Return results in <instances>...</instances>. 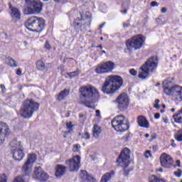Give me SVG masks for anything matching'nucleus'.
<instances>
[{
  "instance_id": "a19ab883",
  "label": "nucleus",
  "mask_w": 182,
  "mask_h": 182,
  "mask_svg": "<svg viewBox=\"0 0 182 182\" xmlns=\"http://www.w3.org/2000/svg\"><path fill=\"white\" fill-rule=\"evenodd\" d=\"M44 48L46 49H48V50H49V49H50V44L49 43V41H46V44L44 46Z\"/></svg>"
},
{
  "instance_id": "4d7b16f0",
  "label": "nucleus",
  "mask_w": 182,
  "mask_h": 182,
  "mask_svg": "<svg viewBox=\"0 0 182 182\" xmlns=\"http://www.w3.org/2000/svg\"><path fill=\"white\" fill-rule=\"evenodd\" d=\"M105 23H103L102 24H101V25L100 26V28H103V26H105Z\"/></svg>"
},
{
  "instance_id": "0eeeda50",
  "label": "nucleus",
  "mask_w": 182,
  "mask_h": 182,
  "mask_svg": "<svg viewBox=\"0 0 182 182\" xmlns=\"http://www.w3.org/2000/svg\"><path fill=\"white\" fill-rule=\"evenodd\" d=\"M159 59L157 56H152L149 58L145 63L141 67V72L139 74V77L140 79H146V77H149V72H154L156 69H157V63Z\"/></svg>"
},
{
  "instance_id": "49530a36",
  "label": "nucleus",
  "mask_w": 182,
  "mask_h": 182,
  "mask_svg": "<svg viewBox=\"0 0 182 182\" xmlns=\"http://www.w3.org/2000/svg\"><path fill=\"white\" fill-rule=\"evenodd\" d=\"M177 167H181V162L180 160H176V161Z\"/></svg>"
},
{
  "instance_id": "6ab92c4d",
  "label": "nucleus",
  "mask_w": 182,
  "mask_h": 182,
  "mask_svg": "<svg viewBox=\"0 0 182 182\" xmlns=\"http://www.w3.org/2000/svg\"><path fill=\"white\" fill-rule=\"evenodd\" d=\"M13 154V158L16 161H21L25 157V154L23 153V148H18V149H14L11 151Z\"/></svg>"
},
{
  "instance_id": "79ce46f5",
  "label": "nucleus",
  "mask_w": 182,
  "mask_h": 182,
  "mask_svg": "<svg viewBox=\"0 0 182 182\" xmlns=\"http://www.w3.org/2000/svg\"><path fill=\"white\" fill-rule=\"evenodd\" d=\"M0 87L2 90V93H5V92H6V88L4 84L0 85Z\"/></svg>"
},
{
  "instance_id": "5701e85b",
  "label": "nucleus",
  "mask_w": 182,
  "mask_h": 182,
  "mask_svg": "<svg viewBox=\"0 0 182 182\" xmlns=\"http://www.w3.org/2000/svg\"><path fill=\"white\" fill-rule=\"evenodd\" d=\"M9 8L11 9V16L16 21H19L21 19V11L19 9H16V7H12V5H9Z\"/></svg>"
},
{
  "instance_id": "5fc2aeb1",
  "label": "nucleus",
  "mask_w": 182,
  "mask_h": 182,
  "mask_svg": "<svg viewBox=\"0 0 182 182\" xmlns=\"http://www.w3.org/2000/svg\"><path fill=\"white\" fill-rule=\"evenodd\" d=\"M154 107L155 109H160V105H159V104H155V105H154Z\"/></svg>"
},
{
  "instance_id": "338daca9",
  "label": "nucleus",
  "mask_w": 182,
  "mask_h": 182,
  "mask_svg": "<svg viewBox=\"0 0 182 182\" xmlns=\"http://www.w3.org/2000/svg\"><path fill=\"white\" fill-rule=\"evenodd\" d=\"M171 111L172 112H176V109L172 108V109H171Z\"/></svg>"
},
{
  "instance_id": "37998d69",
  "label": "nucleus",
  "mask_w": 182,
  "mask_h": 182,
  "mask_svg": "<svg viewBox=\"0 0 182 182\" xmlns=\"http://www.w3.org/2000/svg\"><path fill=\"white\" fill-rule=\"evenodd\" d=\"M129 170L124 169L123 174H124V177H127V176H129Z\"/></svg>"
},
{
  "instance_id": "f257e3e1",
  "label": "nucleus",
  "mask_w": 182,
  "mask_h": 182,
  "mask_svg": "<svg viewBox=\"0 0 182 182\" xmlns=\"http://www.w3.org/2000/svg\"><path fill=\"white\" fill-rule=\"evenodd\" d=\"M123 86V78L119 75H109L102 87V92L106 95H113Z\"/></svg>"
},
{
  "instance_id": "13d9d810",
  "label": "nucleus",
  "mask_w": 182,
  "mask_h": 182,
  "mask_svg": "<svg viewBox=\"0 0 182 182\" xmlns=\"http://www.w3.org/2000/svg\"><path fill=\"white\" fill-rule=\"evenodd\" d=\"M97 48H100V49H103V46L102 45L97 46Z\"/></svg>"
},
{
  "instance_id": "b1692460",
  "label": "nucleus",
  "mask_w": 182,
  "mask_h": 182,
  "mask_svg": "<svg viewBox=\"0 0 182 182\" xmlns=\"http://www.w3.org/2000/svg\"><path fill=\"white\" fill-rule=\"evenodd\" d=\"M114 174H116L114 171H111L110 172L106 173L101 178L100 182H109V181H110L112 180V178L114 177Z\"/></svg>"
},
{
  "instance_id": "680f3d73",
  "label": "nucleus",
  "mask_w": 182,
  "mask_h": 182,
  "mask_svg": "<svg viewBox=\"0 0 182 182\" xmlns=\"http://www.w3.org/2000/svg\"><path fill=\"white\" fill-rule=\"evenodd\" d=\"M54 2H57V4H59L60 2V0H54Z\"/></svg>"
},
{
  "instance_id": "9d476101",
  "label": "nucleus",
  "mask_w": 182,
  "mask_h": 182,
  "mask_svg": "<svg viewBox=\"0 0 182 182\" xmlns=\"http://www.w3.org/2000/svg\"><path fill=\"white\" fill-rule=\"evenodd\" d=\"M25 2L26 5H27V11L30 15H36L42 12L43 3L35 0H25Z\"/></svg>"
},
{
  "instance_id": "dca6fc26",
  "label": "nucleus",
  "mask_w": 182,
  "mask_h": 182,
  "mask_svg": "<svg viewBox=\"0 0 182 182\" xmlns=\"http://www.w3.org/2000/svg\"><path fill=\"white\" fill-rule=\"evenodd\" d=\"M117 102L118 103L117 107L121 112L126 110L129 107V98H127L126 93L119 95L117 98Z\"/></svg>"
},
{
  "instance_id": "473e14b6",
  "label": "nucleus",
  "mask_w": 182,
  "mask_h": 182,
  "mask_svg": "<svg viewBox=\"0 0 182 182\" xmlns=\"http://www.w3.org/2000/svg\"><path fill=\"white\" fill-rule=\"evenodd\" d=\"M66 127L68 129V133H71L73 130V124H72V122H67Z\"/></svg>"
},
{
  "instance_id": "a211bd4d",
  "label": "nucleus",
  "mask_w": 182,
  "mask_h": 182,
  "mask_svg": "<svg viewBox=\"0 0 182 182\" xmlns=\"http://www.w3.org/2000/svg\"><path fill=\"white\" fill-rule=\"evenodd\" d=\"M161 165L165 168H170L173 166V158L170 155L164 153L160 156Z\"/></svg>"
},
{
  "instance_id": "a878e982",
  "label": "nucleus",
  "mask_w": 182,
  "mask_h": 182,
  "mask_svg": "<svg viewBox=\"0 0 182 182\" xmlns=\"http://www.w3.org/2000/svg\"><path fill=\"white\" fill-rule=\"evenodd\" d=\"M70 90L68 89H64L63 91H61L57 97V100H59V102H60V100H65V99H66V97H68V96H69V93H70Z\"/></svg>"
},
{
  "instance_id": "de8ad7c7",
  "label": "nucleus",
  "mask_w": 182,
  "mask_h": 182,
  "mask_svg": "<svg viewBox=\"0 0 182 182\" xmlns=\"http://www.w3.org/2000/svg\"><path fill=\"white\" fill-rule=\"evenodd\" d=\"M161 12L162 14H166V12H167V9L166 7H163L161 9Z\"/></svg>"
},
{
  "instance_id": "774afa93",
  "label": "nucleus",
  "mask_w": 182,
  "mask_h": 182,
  "mask_svg": "<svg viewBox=\"0 0 182 182\" xmlns=\"http://www.w3.org/2000/svg\"><path fill=\"white\" fill-rule=\"evenodd\" d=\"M161 113H164V109H161Z\"/></svg>"
},
{
  "instance_id": "4be33fe9",
  "label": "nucleus",
  "mask_w": 182,
  "mask_h": 182,
  "mask_svg": "<svg viewBox=\"0 0 182 182\" xmlns=\"http://www.w3.org/2000/svg\"><path fill=\"white\" fill-rule=\"evenodd\" d=\"M137 123L140 127H144V129H149L150 124H149V121L144 116H139L137 117Z\"/></svg>"
},
{
  "instance_id": "39448f33",
  "label": "nucleus",
  "mask_w": 182,
  "mask_h": 182,
  "mask_svg": "<svg viewBox=\"0 0 182 182\" xmlns=\"http://www.w3.org/2000/svg\"><path fill=\"white\" fill-rule=\"evenodd\" d=\"M39 110V103L33 100H26L23 102L20 110V114L24 119H31L33 112Z\"/></svg>"
},
{
  "instance_id": "1a4fd4ad",
  "label": "nucleus",
  "mask_w": 182,
  "mask_h": 182,
  "mask_svg": "<svg viewBox=\"0 0 182 182\" xmlns=\"http://www.w3.org/2000/svg\"><path fill=\"white\" fill-rule=\"evenodd\" d=\"M125 117L123 115H118L115 117L111 122L112 127L117 132H126V130H129V123L124 122Z\"/></svg>"
},
{
  "instance_id": "f8f14e48",
  "label": "nucleus",
  "mask_w": 182,
  "mask_h": 182,
  "mask_svg": "<svg viewBox=\"0 0 182 182\" xmlns=\"http://www.w3.org/2000/svg\"><path fill=\"white\" fill-rule=\"evenodd\" d=\"M113 69H114V63L112 61H107L97 65L95 72L96 73L102 75L103 73L112 72Z\"/></svg>"
},
{
  "instance_id": "864d4df0",
  "label": "nucleus",
  "mask_w": 182,
  "mask_h": 182,
  "mask_svg": "<svg viewBox=\"0 0 182 182\" xmlns=\"http://www.w3.org/2000/svg\"><path fill=\"white\" fill-rule=\"evenodd\" d=\"M171 141L172 143L171 144L172 147H176V143H174V139H171Z\"/></svg>"
},
{
  "instance_id": "7c9ffc66",
  "label": "nucleus",
  "mask_w": 182,
  "mask_h": 182,
  "mask_svg": "<svg viewBox=\"0 0 182 182\" xmlns=\"http://www.w3.org/2000/svg\"><path fill=\"white\" fill-rule=\"evenodd\" d=\"M173 118L174 119L175 123L182 124V117H179L178 115H173Z\"/></svg>"
},
{
  "instance_id": "a18cd8bd",
  "label": "nucleus",
  "mask_w": 182,
  "mask_h": 182,
  "mask_svg": "<svg viewBox=\"0 0 182 182\" xmlns=\"http://www.w3.org/2000/svg\"><path fill=\"white\" fill-rule=\"evenodd\" d=\"M156 139H157V135L156 134H153L151 136V140H156Z\"/></svg>"
},
{
  "instance_id": "c9c22d12",
  "label": "nucleus",
  "mask_w": 182,
  "mask_h": 182,
  "mask_svg": "<svg viewBox=\"0 0 182 182\" xmlns=\"http://www.w3.org/2000/svg\"><path fill=\"white\" fill-rule=\"evenodd\" d=\"M80 149V144H74L73 151H74V153H77V151H79Z\"/></svg>"
},
{
  "instance_id": "aec40b11",
  "label": "nucleus",
  "mask_w": 182,
  "mask_h": 182,
  "mask_svg": "<svg viewBox=\"0 0 182 182\" xmlns=\"http://www.w3.org/2000/svg\"><path fill=\"white\" fill-rule=\"evenodd\" d=\"M66 168H68L67 166H65L62 164H58L56 166L55 176L57 177V178H60L62 176H65L66 173Z\"/></svg>"
},
{
  "instance_id": "f03ea898",
  "label": "nucleus",
  "mask_w": 182,
  "mask_h": 182,
  "mask_svg": "<svg viewBox=\"0 0 182 182\" xmlns=\"http://www.w3.org/2000/svg\"><path fill=\"white\" fill-rule=\"evenodd\" d=\"M80 104L92 109L90 102L87 101V99H92L93 97L97 99L99 97V91H97V89L92 85H86L80 88Z\"/></svg>"
},
{
  "instance_id": "ea45409f",
  "label": "nucleus",
  "mask_w": 182,
  "mask_h": 182,
  "mask_svg": "<svg viewBox=\"0 0 182 182\" xmlns=\"http://www.w3.org/2000/svg\"><path fill=\"white\" fill-rule=\"evenodd\" d=\"M144 156L146 159H149V157H151V151H146Z\"/></svg>"
},
{
  "instance_id": "052dcab7",
  "label": "nucleus",
  "mask_w": 182,
  "mask_h": 182,
  "mask_svg": "<svg viewBox=\"0 0 182 182\" xmlns=\"http://www.w3.org/2000/svg\"><path fill=\"white\" fill-rule=\"evenodd\" d=\"M158 171H160L161 173L163 172V168H160Z\"/></svg>"
},
{
  "instance_id": "7ed1b4c3",
  "label": "nucleus",
  "mask_w": 182,
  "mask_h": 182,
  "mask_svg": "<svg viewBox=\"0 0 182 182\" xmlns=\"http://www.w3.org/2000/svg\"><path fill=\"white\" fill-rule=\"evenodd\" d=\"M90 23H92V14L87 11L85 15L80 14V17L74 19L73 26L75 32H86L87 28H90Z\"/></svg>"
},
{
  "instance_id": "4468645a",
  "label": "nucleus",
  "mask_w": 182,
  "mask_h": 182,
  "mask_svg": "<svg viewBox=\"0 0 182 182\" xmlns=\"http://www.w3.org/2000/svg\"><path fill=\"white\" fill-rule=\"evenodd\" d=\"M65 166L70 171H77L80 168V156L79 155L74 156L65 161Z\"/></svg>"
},
{
  "instance_id": "f704fd0d",
  "label": "nucleus",
  "mask_w": 182,
  "mask_h": 182,
  "mask_svg": "<svg viewBox=\"0 0 182 182\" xmlns=\"http://www.w3.org/2000/svg\"><path fill=\"white\" fill-rule=\"evenodd\" d=\"M81 139H85V140H89V139H90V134H89V132H87L82 134Z\"/></svg>"
},
{
  "instance_id": "3c124183",
  "label": "nucleus",
  "mask_w": 182,
  "mask_h": 182,
  "mask_svg": "<svg viewBox=\"0 0 182 182\" xmlns=\"http://www.w3.org/2000/svg\"><path fill=\"white\" fill-rule=\"evenodd\" d=\"M129 26H130V23H123V27L124 28H129Z\"/></svg>"
},
{
  "instance_id": "e2e57ef3",
  "label": "nucleus",
  "mask_w": 182,
  "mask_h": 182,
  "mask_svg": "<svg viewBox=\"0 0 182 182\" xmlns=\"http://www.w3.org/2000/svg\"><path fill=\"white\" fill-rule=\"evenodd\" d=\"M83 116H84L83 114H79V117H80L81 119H82V117H83Z\"/></svg>"
},
{
  "instance_id": "58836bf2",
  "label": "nucleus",
  "mask_w": 182,
  "mask_h": 182,
  "mask_svg": "<svg viewBox=\"0 0 182 182\" xmlns=\"http://www.w3.org/2000/svg\"><path fill=\"white\" fill-rule=\"evenodd\" d=\"M129 73L132 76H137V71L134 68L129 70Z\"/></svg>"
},
{
  "instance_id": "393cba45",
  "label": "nucleus",
  "mask_w": 182,
  "mask_h": 182,
  "mask_svg": "<svg viewBox=\"0 0 182 182\" xmlns=\"http://www.w3.org/2000/svg\"><path fill=\"white\" fill-rule=\"evenodd\" d=\"M9 146L11 147V151L12 150H18V149L23 148L22 146V145H21V141H18V139H13L10 142Z\"/></svg>"
},
{
  "instance_id": "ddd939ff",
  "label": "nucleus",
  "mask_w": 182,
  "mask_h": 182,
  "mask_svg": "<svg viewBox=\"0 0 182 182\" xmlns=\"http://www.w3.org/2000/svg\"><path fill=\"white\" fill-rule=\"evenodd\" d=\"M36 161V154H29L28 156V159L26 162L22 167V172L26 176H30L32 173V166L33 163Z\"/></svg>"
},
{
  "instance_id": "bf43d9fd",
  "label": "nucleus",
  "mask_w": 182,
  "mask_h": 182,
  "mask_svg": "<svg viewBox=\"0 0 182 182\" xmlns=\"http://www.w3.org/2000/svg\"><path fill=\"white\" fill-rule=\"evenodd\" d=\"M145 137H146V139L149 138V137H150V134H145Z\"/></svg>"
},
{
  "instance_id": "6e6d98bb",
  "label": "nucleus",
  "mask_w": 182,
  "mask_h": 182,
  "mask_svg": "<svg viewBox=\"0 0 182 182\" xmlns=\"http://www.w3.org/2000/svg\"><path fill=\"white\" fill-rule=\"evenodd\" d=\"M155 103L156 105H159V103H160V100H156Z\"/></svg>"
},
{
  "instance_id": "412c9836",
  "label": "nucleus",
  "mask_w": 182,
  "mask_h": 182,
  "mask_svg": "<svg viewBox=\"0 0 182 182\" xmlns=\"http://www.w3.org/2000/svg\"><path fill=\"white\" fill-rule=\"evenodd\" d=\"M80 176L82 182H97L96 178H93V176L87 175V172L86 171H81Z\"/></svg>"
},
{
  "instance_id": "69168bd1",
  "label": "nucleus",
  "mask_w": 182,
  "mask_h": 182,
  "mask_svg": "<svg viewBox=\"0 0 182 182\" xmlns=\"http://www.w3.org/2000/svg\"><path fill=\"white\" fill-rule=\"evenodd\" d=\"M164 123H168V119H164Z\"/></svg>"
},
{
  "instance_id": "4c0bfd02",
  "label": "nucleus",
  "mask_w": 182,
  "mask_h": 182,
  "mask_svg": "<svg viewBox=\"0 0 182 182\" xmlns=\"http://www.w3.org/2000/svg\"><path fill=\"white\" fill-rule=\"evenodd\" d=\"M173 174H174V176H176V177H181V174H182V171H181V169H180V168H178V170H177V171H175L174 173H173Z\"/></svg>"
},
{
  "instance_id": "20e7f679",
  "label": "nucleus",
  "mask_w": 182,
  "mask_h": 182,
  "mask_svg": "<svg viewBox=\"0 0 182 182\" xmlns=\"http://www.w3.org/2000/svg\"><path fill=\"white\" fill-rule=\"evenodd\" d=\"M171 81L163 82L164 92L167 96H173L175 102H182V87L178 85L171 86Z\"/></svg>"
},
{
  "instance_id": "423d86ee",
  "label": "nucleus",
  "mask_w": 182,
  "mask_h": 182,
  "mask_svg": "<svg viewBox=\"0 0 182 182\" xmlns=\"http://www.w3.org/2000/svg\"><path fill=\"white\" fill-rule=\"evenodd\" d=\"M25 26L31 32H36L41 33L45 28V19L43 18H38L36 16H31L28 18L25 23Z\"/></svg>"
},
{
  "instance_id": "cd10ccee",
  "label": "nucleus",
  "mask_w": 182,
  "mask_h": 182,
  "mask_svg": "<svg viewBox=\"0 0 182 182\" xmlns=\"http://www.w3.org/2000/svg\"><path fill=\"white\" fill-rule=\"evenodd\" d=\"M36 68L38 70H48V68H46V65H45V63H43V60H38L36 62Z\"/></svg>"
},
{
  "instance_id": "8fccbe9b",
  "label": "nucleus",
  "mask_w": 182,
  "mask_h": 182,
  "mask_svg": "<svg viewBox=\"0 0 182 182\" xmlns=\"http://www.w3.org/2000/svg\"><path fill=\"white\" fill-rule=\"evenodd\" d=\"M21 73L22 70H21V69L16 70V75H18V76H21Z\"/></svg>"
},
{
  "instance_id": "09e8293b",
  "label": "nucleus",
  "mask_w": 182,
  "mask_h": 182,
  "mask_svg": "<svg viewBox=\"0 0 182 182\" xmlns=\"http://www.w3.org/2000/svg\"><path fill=\"white\" fill-rule=\"evenodd\" d=\"M154 118L156 119H160V113H156L154 114Z\"/></svg>"
},
{
  "instance_id": "c03bdc74",
  "label": "nucleus",
  "mask_w": 182,
  "mask_h": 182,
  "mask_svg": "<svg viewBox=\"0 0 182 182\" xmlns=\"http://www.w3.org/2000/svg\"><path fill=\"white\" fill-rule=\"evenodd\" d=\"M151 6H159V3L157 1L151 2Z\"/></svg>"
},
{
  "instance_id": "f3484780",
  "label": "nucleus",
  "mask_w": 182,
  "mask_h": 182,
  "mask_svg": "<svg viewBox=\"0 0 182 182\" xmlns=\"http://www.w3.org/2000/svg\"><path fill=\"white\" fill-rule=\"evenodd\" d=\"M10 133L9 127L5 122H0V146L4 144L6 136H9Z\"/></svg>"
},
{
  "instance_id": "9b49d317",
  "label": "nucleus",
  "mask_w": 182,
  "mask_h": 182,
  "mask_svg": "<svg viewBox=\"0 0 182 182\" xmlns=\"http://www.w3.org/2000/svg\"><path fill=\"white\" fill-rule=\"evenodd\" d=\"M116 163L121 167H129L130 164V149L124 148L118 156Z\"/></svg>"
},
{
  "instance_id": "2eb2a0df",
  "label": "nucleus",
  "mask_w": 182,
  "mask_h": 182,
  "mask_svg": "<svg viewBox=\"0 0 182 182\" xmlns=\"http://www.w3.org/2000/svg\"><path fill=\"white\" fill-rule=\"evenodd\" d=\"M33 178L40 182H46L49 179V175L42 169V167H36L33 171Z\"/></svg>"
},
{
  "instance_id": "603ef678",
  "label": "nucleus",
  "mask_w": 182,
  "mask_h": 182,
  "mask_svg": "<svg viewBox=\"0 0 182 182\" xmlns=\"http://www.w3.org/2000/svg\"><path fill=\"white\" fill-rule=\"evenodd\" d=\"M95 113H96L97 117H99V116H100V110L97 109V110L95 111Z\"/></svg>"
},
{
  "instance_id": "bb28decb",
  "label": "nucleus",
  "mask_w": 182,
  "mask_h": 182,
  "mask_svg": "<svg viewBox=\"0 0 182 182\" xmlns=\"http://www.w3.org/2000/svg\"><path fill=\"white\" fill-rule=\"evenodd\" d=\"M102 133V129H100V127L97 124L94 125L93 127V137L95 139H99V134Z\"/></svg>"
},
{
  "instance_id": "6e6552de",
  "label": "nucleus",
  "mask_w": 182,
  "mask_h": 182,
  "mask_svg": "<svg viewBox=\"0 0 182 182\" xmlns=\"http://www.w3.org/2000/svg\"><path fill=\"white\" fill-rule=\"evenodd\" d=\"M145 41L146 38L143 35L139 34L134 36L126 41L127 49L129 52H132L133 49L134 50H139V49H141V48H143Z\"/></svg>"
},
{
  "instance_id": "72a5a7b5",
  "label": "nucleus",
  "mask_w": 182,
  "mask_h": 182,
  "mask_svg": "<svg viewBox=\"0 0 182 182\" xmlns=\"http://www.w3.org/2000/svg\"><path fill=\"white\" fill-rule=\"evenodd\" d=\"M80 73L79 70H75L74 72L68 73V76L70 77H75V76H79Z\"/></svg>"
},
{
  "instance_id": "0e129e2a",
  "label": "nucleus",
  "mask_w": 182,
  "mask_h": 182,
  "mask_svg": "<svg viewBox=\"0 0 182 182\" xmlns=\"http://www.w3.org/2000/svg\"><path fill=\"white\" fill-rule=\"evenodd\" d=\"M122 12L123 14H127V9L124 10Z\"/></svg>"
},
{
  "instance_id": "2f4dec72",
  "label": "nucleus",
  "mask_w": 182,
  "mask_h": 182,
  "mask_svg": "<svg viewBox=\"0 0 182 182\" xmlns=\"http://www.w3.org/2000/svg\"><path fill=\"white\" fill-rule=\"evenodd\" d=\"M9 63L11 68H16L18 66V63L13 58L9 60Z\"/></svg>"
},
{
  "instance_id": "e433bc0d",
  "label": "nucleus",
  "mask_w": 182,
  "mask_h": 182,
  "mask_svg": "<svg viewBox=\"0 0 182 182\" xmlns=\"http://www.w3.org/2000/svg\"><path fill=\"white\" fill-rule=\"evenodd\" d=\"M0 182H7L6 175L5 173L0 175Z\"/></svg>"
},
{
  "instance_id": "c85d7f7f",
  "label": "nucleus",
  "mask_w": 182,
  "mask_h": 182,
  "mask_svg": "<svg viewBox=\"0 0 182 182\" xmlns=\"http://www.w3.org/2000/svg\"><path fill=\"white\" fill-rule=\"evenodd\" d=\"M174 137L177 141H182V130H178L175 134Z\"/></svg>"
},
{
  "instance_id": "c756f323",
  "label": "nucleus",
  "mask_w": 182,
  "mask_h": 182,
  "mask_svg": "<svg viewBox=\"0 0 182 182\" xmlns=\"http://www.w3.org/2000/svg\"><path fill=\"white\" fill-rule=\"evenodd\" d=\"M160 181H164V180L163 179H160L159 178H157L156 176L152 175L150 178H149V182H160Z\"/></svg>"
}]
</instances>
